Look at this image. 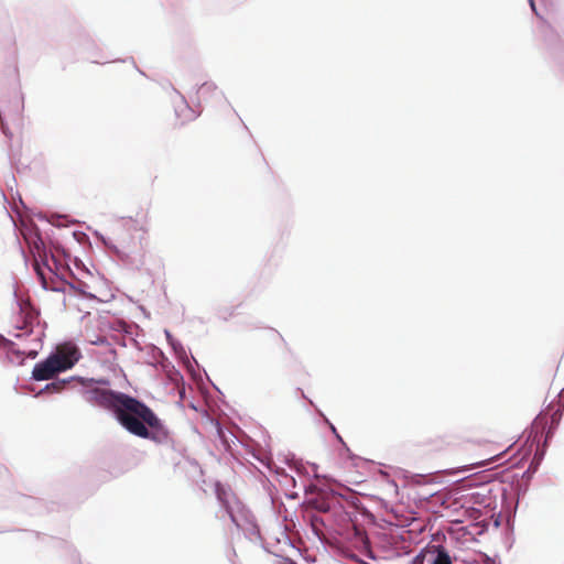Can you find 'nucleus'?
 Here are the masks:
<instances>
[{
  "instance_id": "1",
  "label": "nucleus",
  "mask_w": 564,
  "mask_h": 564,
  "mask_svg": "<svg viewBox=\"0 0 564 564\" xmlns=\"http://www.w3.org/2000/svg\"><path fill=\"white\" fill-rule=\"evenodd\" d=\"M82 393L86 402L111 412L118 424L128 433L158 444L169 443L170 434L162 421L138 398L93 384L83 386Z\"/></svg>"
},
{
  "instance_id": "2",
  "label": "nucleus",
  "mask_w": 564,
  "mask_h": 564,
  "mask_svg": "<svg viewBox=\"0 0 564 564\" xmlns=\"http://www.w3.org/2000/svg\"><path fill=\"white\" fill-rule=\"evenodd\" d=\"M23 238L34 257V271L41 282V285L46 291L59 292L64 291L58 285L50 284L45 276L44 268L50 272H53V267L50 265L48 260L52 259L55 267H57L58 260L47 248L42 238L39 227L34 224L25 226L22 231Z\"/></svg>"
},
{
  "instance_id": "3",
  "label": "nucleus",
  "mask_w": 564,
  "mask_h": 564,
  "mask_svg": "<svg viewBox=\"0 0 564 564\" xmlns=\"http://www.w3.org/2000/svg\"><path fill=\"white\" fill-rule=\"evenodd\" d=\"M215 494L217 500L229 516L231 522L238 530H243L245 524L247 523V510L245 509V506L238 501L234 494L227 490V488L219 481L215 485Z\"/></svg>"
},
{
  "instance_id": "4",
  "label": "nucleus",
  "mask_w": 564,
  "mask_h": 564,
  "mask_svg": "<svg viewBox=\"0 0 564 564\" xmlns=\"http://www.w3.org/2000/svg\"><path fill=\"white\" fill-rule=\"evenodd\" d=\"M58 359L51 352L45 359L34 365L31 378L35 381H45L51 380L56 373L64 372Z\"/></svg>"
},
{
  "instance_id": "5",
  "label": "nucleus",
  "mask_w": 564,
  "mask_h": 564,
  "mask_svg": "<svg viewBox=\"0 0 564 564\" xmlns=\"http://www.w3.org/2000/svg\"><path fill=\"white\" fill-rule=\"evenodd\" d=\"M410 564H453L448 552L441 545L422 550Z\"/></svg>"
},
{
  "instance_id": "6",
  "label": "nucleus",
  "mask_w": 564,
  "mask_h": 564,
  "mask_svg": "<svg viewBox=\"0 0 564 564\" xmlns=\"http://www.w3.org/2000/svg\"><path fill=\"white\" fill-rule=\"evenodd\" d=\"M52 273L54 278L51 281H48L50 284L58 285L64 290L65 288L62 284H66L70 289L78 291L84 299L100 302V300L95 294L86 291V288L88 286L87 283L76 279L73 272H69V275L74 279V281L66 280L65 275L59 272L58 263L57 267L54 265Z\"/></svg>"
},
{
  "instance_id": "7",
  "label": "nucleus",
  "mask_w": 564,
  "mask_h": 564,
  "mask_svg": "<svg viewBox=\"0 0 564 564\" xmlns=\"http://www.w3.org/2000/svg\"><path fill=\"white\" fill-rule=\"evenodd\" d=\"M52 355L59 358L58 362L64 371L72 369L82 358L79 347L72 341L63 343L56 351H52Z\"/></svg>"
},
{
  "instance_id": "8",
  "label": "nucleus",
  "mask_w": 564,
  "mask_h": 564,
  "mask_svg": "<svg viewBox=\"0 0 564 564\" xmlns=\"http://www.w3.org/2000/svg\"><path fill=\"white\" fill-rule=\"evenodd\" d=\"M197 100L220 104L226 101L223 91L213 82L203 83L196 90Z\"/></svg>"
},
{
  "instance_id": "9",
  "label": "nucleus",
  "mask_w": 564,
  "mask_h": 564,
  "mask_svg": "<svg viewBox=\"0 0 564 564\" xmlns=\"http://www.w3.org/2000/svg\"><path fill=\"white\" fill-rule=\"evenodd\" d=\"M172 89L180 97L182 102L181 106H175L176 117L181 119L182 123L196 119L199 113L188 106L185 97L176 88L172 87Z\"/></svg>"
},
{
  "instance_id": "10",
  "label": "nucleus",
  "mask_w": 564,
  "mask_h": 564,
  "mask_svg": "<svg viewBox=\"0 0 564 564\" xmlns=\"http://www.w3.org/2000/svg\"><path fill=\"white\" fill-rule=\"evenodd\" d=\"M449 445L451 441L448 435H435L426 441V453L430 455L441 454L445 452Z\"/></svg>"
},
{
  "instance_id": "11",
  "label": "nucleus",
  "mask_w": 564,
  "mask_h": 564,
  "mask_svg": "<svg viewBox=\"0 0 564 564\" xmlns=\"http://www.w3.org/2000/svg\"><path fill=\"white\" fill-rule=\"evenodd\" d=\"M166 340L169 345L171 346L172 350L174 351L175 356L178 358L180 361H182L185 365H189L191 360L187 357V352L185 350V347L183 344L173 337L170 330H164Z\"/></svg>"
},
{
  "instance_id": "12",
  "label": "nucleus",
  "mask_w": 564,
  "mask_h": 564,
  "mask_svg": "<svg viewBox=\"0 0 564 564\" xmlns=\"http://www.w3.org/2000/svg\"><path fill=\"white\" fill-rule=\"evenodd\" d=\"M95 236L101 241V243L107 248V250L116 254L119 259L126 260L128 258V253L120 250L110 239L106 238L98 231L95 232Z\"/></svg>"
},
{
  "instance_id": "13",
  "label": "nucleus",
  "mask_w": 564,
  "mask_h": 564,
  "mask_svg": "<svg viewBox=\"0 0 564 564\" xmlns=\"http://www.w3.org/2000/svg\"><path fill=\"white\" fill-rule=\"evenodd\" d=\"M95 236L101 241V243L107 248V250L116 254L119 259L126 260L128 258V253L120 250L110 239L106 238L98 231L95 232Z\"/></svg>"
},
{
  "instance_id": "14",
  "label": "nucleus",
  "mask_w": 564,
  "mask_h": 564,
  "mask_svg": "<svg viewBox=\"0 0 564 564\" xmlns=\"http://www.w3.org/2000/svg\"><path fill=\"white\" fill-rule=\"evenodd\" d=\"M85 340H86V343L94 345V346H106L109 348L110 354H112L113 356L116 355V349L112 348L111 343L109 341V339L106 336H102V335L90 336L87 334L85 336Z\"/></svg>"
},
{
  "instance_id": "15",
  "label": "nucleus",
  "mask_w": 564,
  "mask_h": 564,
  "mask_svg": "<svg viewBox=\"0 0 564 564\" xmlns=\"http://www.w3.org/2000/svg\"><path fill=\"white\" fill-rule=\"evenodd\" d=\"M79 382L82 386L93 384V386L102 387V388H109V386H110V380L107 378H99V379L79 378Z\"/></svg>"
},
{
  "instance_id": "16",
  "label": "nucleus",
  "mask_w": 564,
  "mask_h": 564,
  "mask_svg": "<svg viewBox=\"0 0 564 564\" xmlns=\"http://www.w3.org/2000/svg\"><path fill=\"white\" fill-rule=\"evenodd\" d=\"M63 381L55 380V381H52V382L45 384L44 388L39 391L37 395H40V394H42L44 392L55 393V392L62 391L63 390L61 388V383Z\"/></svg>"
},
{
  "instance_id": "17",
  "label": "nucleus",
  "mask_w": 564,
  "mask_h": 564,
  "mask_svg": "<svg viewBox=\"0 0 564 564\" xmlns=\"http://www.w3.org/2000/svg\"><path fill=\"white\" fill-rule=\"evenodd\" d=\"M121 219H129L133 223V229L134 230H141L143 232L148 231L147 227V216L143 217V219H133L132 217H121Z\"/></svg>"
},
{
  "instance_id": "18",
  "label": "nucleus",
  "mask_w": 564,
  "mask_h": 564,
  "mask_svg": "<svg viewBox=\"0 0 564 564\" xmlns=\"http://www.w3.org/2000/svg\"><path fill=\"white\" fill-rule=\"evenodd\" d=\"M23 95L20 91H17L14 111L19 115L23 110Z\"/></svg>"
},
{
  "instance_id": "19",
  "label": "nucleus",
  "mask_w": 564,
  "mask_h": 564,
  "mask_svg": "<svg viewBox=\"0 0 564 564\" xmlns=\"http://www.w3.org/2000/svg\"><path fill=\"white\" fill-rule=\"evenodd\" d=\"M14 345V343L8 338H6L3 335L0 334V347L3 348H11Z\"/></svg>"
},
{
  "instance_id": "20",
  "label": "nucleus",
  "mask_w": 564,
  "mask_h": 564,
  "mask_svg": "<svg viewBox=\"0 0 564 564\" xmlns=\"http://www.w3.org/2000/svg\"><path fill=\"white\" fill-rule=\"evenodd\" d=\"M79 378H80V377H75V376H73V377H68V378H65V379H57V381H63V382L61 383V388H62V389H64V388H65V386H66V384H68L70 381H73V380H77V381H79Z\"/></svg>"
},
{
  "instance_id": "21",
  "label": "nucleus",
  "mask_w": 564,
  "mask_h": 564,
  "mask_svg": "<svg viewBox=\"0 0 564 564\" xmlns=\"http://www.w3.org/2000/svg\"><path fill=\"white\" fill-rule=\"evenodd\" d=\"M253 456L256 457V455H253ZM257 458H258V459H259L263 465H267V466L269 465L270 458H269L267 455H264L262 458H260V457H258V456H257Z\"/></svg>"
},
{
  "instance_id": "22",
  "label": "nucleus",
  "mask_w": 564,
  "mask_h": 564,
  "mask_svg": "<svg viewBox=\"0 0 564 564\" xmlns=\"http://www.w3.org/2000/svg\"><path fill=\"white\" fill-rule=\"evenodd\" d=\"M530 6H531L532 10L535 11V3L533 0H530Z\"/></svg>"
},
{
  "instance_id": "23",
  "label": "nucleus",
  "mask_w": 564,
  "mask_h": 564,
  "mask_svg": "<svg viewBox=\"0 0 564 564\" xmlns=\"http://www.w3.org/2000/svg\"><path fill=\"white\" fill-rule=\"evenodd\" d=\"M473 466H484L485 465V462H480V463H474L471 464Z\"/></svg>"
},
{
  "instance_id": "24",
  "label": "nucleus",
  "mask_w": 564,
  "mask_h": 564,
  "mask_svg": "<svg viewBox=\"0 0 564 564\" xmlns=\"http://www.w3.org/2000/svg\"><path fill=\"white\" fill-rule=\"evenodd\" d=\"M235 438L240 443V445L242 446H247L242 441H240L237 436H235Z\"/></svg>"
},
{
  "instance_id": "25",
  "label": "nucleus",
  "mask_w": 564,
  "mask_h": 564,
  "mask_svg": "<svg viewBox=\"0 0 564 564\" xmlns=\"http://www.w3.org/2000/svg\"><path fill=\"white\" fill-rule=\"evenodd\" d=\"M158 354L160 355L161 358H165L164 354L161 350H159V349H158Z\"/></svg>"
},
{
  "instance_id": "26",
  "label": "nucleus",
  "mask_w": 564,
  "mask_h": 564,
  "mask_svg": "<svg viewBox=\"0 0 564 564\" xmlns=\"http://www.w3.org/2000/svg\"><path fill=\"white\" fill-rule=\"evenodd\" d=\"M240 121H241V124H242L243 127H247V126L245 124V121H243L241 118H240Z\"/></svg>"
},
{
  "instance_id": "27",
  "label": "nucleus",
  "mask_w": 564,
  "mask_h": 564,
  "mask_svg": "<svg viewBox=\"0 0 564 564\" xmlns=\"http://www.w3.org/2000/svg\"><path fill=\"white\" fill-rule=\"evenodd\" d=\"M18 328H19V329H26V327H25V326H19Z\"/></svg>"
}]
</instances>
